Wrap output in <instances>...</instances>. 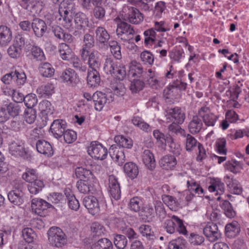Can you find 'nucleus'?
Wrapping results in <instances>:
<instances>
[{
  "label": "nucleus",
  "instance_id": "nucleus-54",
  "mask_svg": "<svg viewBox=\"0 0 249 249\" xmlns=\"http://www.w3.org/2000/svg\"><path fill=\"white\" fill-rule=\"evenodd\" d=\"M142 202L139 197H133L131 198L128 204V208L130 211L134 212H138L140 211Z\"/></svg>",
  "mask_w": 249,
  "mask_h": 249
},
{
  "label": "nucleus",
  "instance_id": "nucleus-41",
  "mask_svg": "<svg viewBox=\"0 0 249 249\" xmlns=\"http://www.w3.org/2000/svg\"><path fill=\"white\" fill-rule=\"evenodd\" d=\"M3 105L9 114V117L10 116L14 117L17 116L21 111L20 106L17 103L5 101L3 103Z\"/></svg>",
  "mask_w": 249,
  "mask_h": 249
},
{
  "label": "nucleus",
  "instance_id": "nucleus-40",
  "mask_svg": "<svg viewBox=\"0 0 249 249\" xmlns=\"http://www.w3.org/2000/svg\"><path fill=\"white\" fill-rule=\"evenodd\" d=\"M208 189L211 192H216L215 195H221L225 192L224 184L219 179L216 178L212 181Z\"/></svg>",
  "mask_w": 249,
  "mask_h": 249
},
{
  "label": "nucleus",
  "instance_id": "nucleus-53",
  "mask_svg": "<svg viewBox=\"0 0 249 249\" xmlns=\"http://www.w3.org/2000/svg\"><path fill=\"white\" fill-rule=\"evenodd\" d=\"M187 187L188 190L191 194L200 195L204 193L203 189L200 187V185L194 180H188L187 181Z\"/></svg>",
  "mask_w": 249,
  "mask_h": 249
},
{
  "label": "nucleus",
  "instance_id": "nucleus-37",
  "mask_svg": "<svg viewBox=\"0 0 249 249\" xmlns=\"http://www.w3.org/2000/svg\"><path fill=\"white\" fill-rule=\"evenodd\" d=\"M161 166L165 170L172 169L177 164L174 156L167 155L163 157L160 161Z\"/></svg>",
  "mask_w": 249,
  "mask_h": 249
},
{
  "label": "nucleus",
  "instance_id": "nucleus-33",
  "mask_svg": "<svg viewBox=\"0 0 249 249\" xmlns=\"http://www.w3.org/2000/svg\"><path fill=\"white\" fill-rule=\"evenodd\" d=\"M225 234L229 238H233L240 232V228L238 222H232L226 225L225 228Z\"/></svg>",
  "mask_w": 249,
  "mask_h": 249
},
{
  "label": "nucleus",
  "instance_id": "nucleus-55",
  "mask_svg": "<svg viewBox=\"0 0 249 249\" xmlns=\"http://www.w3.org/2000/svg\"><path fill=\"white\" fill-rule=\"evenodd\" d=\"M114 244L118 249H124L127 244L126 236L122 234H116L114 237Z\"/></svg>",
  "mask_w": 249,
  "mask_h": 249
},
{
  "label": "nucleus",
  "instance_id": "nucleus-32",
  "mask_svg": "<svg viewBox=\"0 0 249 249\" xmlns=\"http://www.w3.org/2000/svg\"><path fill=\"white\" fill-rule=\"evenodd\" d=\"M74 21L75 27L78 30H81L83 28L88 26L89 19L86 14L82 12L76 13L74 17Z\"/></svg>",
  "mask_w": 249,
  "mask_h": 249
},
{
  "label": "nucleus",
  "instance_id": "nucleus-63",
  "mask_svg": "<svg viewBox=\"0 0 249 249\" xmlns=\"http://www.w3.org/2000/svg\"><path fill=\"white\" fill-rule=\"evenodd\" d=\"M22 234L25 243H32L36 236V234L31 228H26L22 230Z\"/></svg>",
  "mask_w": 249,
  "mask_h": 249
},
{
  "label": "nucleus",
  "instance_id": "nucleus-45",
  "mask_svg": "<svg viewBox=\"0 0 249 249\" xmlns=\"http://www.w3.org/2000/svg\"><path fill=\"white\" fill-rule=\"evenodd\" d=\"M179 218L173 215L165 220L163 224V228L167 233L172 234L175 232L174 222H179Z\"/></svg>",
  "mask_w": 249,
  "mask_h": 249
},
{
  "label": "nucleus",
  "instance_id": "nucleus-18",
  "mask_svg": "<svg viewBox=\"0 0 249 249\" xmlns=\"http://www.w3.org/2000/svg\"><path fill=\"white\" fill-rule=\"evenodd\" d=\"M128 12L126 14V18L130 23L137 24L140 23L143 20L142 13L135 7L127 6Z\"/></svg>",
  "mask_w": 249,
  "mask_h": 249
},
{
  "label": "nucleus",
  "instance_id": "nucleus-29",
  "mask_svg": "<svg viewBox=\"0 0 249 249\" xmlns=\"http://www.w3.org/2000/svg\"><path fill=\"white\" fill-rule=\"evenodd\" d=\"M88 84L91 87L98 86L101 81L100 76L97 69H89L87 77Z\"/></svg>",
  "mask_w": 249,
  "mask_h": 249
},
{
  "label": "nucleus",
  "instance_id": "nucleus-48",
  "mask_svg": "<svg viewBox=\"0 0 249 249\" xmlns=\"http://www.w3.org/2000/svg\"><path fill=\"white\" fill-rule=\"evenodd\" d=\"M221 208L224 211L225 215L228 218H232L236 215V212L234 210L231 203L229 201H223Z\"/></svg>",
  "mask_w": 249,
  "mask_h": 249
},
{
  "label": "nucleus",
  "instance_id": "nucleus-38",
  "mask_svg": "<svg viewBox=\"0 0 249 249\" xmlns=\"http://www.w3.org/2000/svg\"><path fill=\"white\" fill-rule=\"evenodd\" d=\"M38 70L41 75L47 78L52 77L54 75L55 71L52 65L48 62L40 64Z\"/></svg>",
  "mask_w": 249,
  "mask_h": 249
},
{
  "label": "nucleus",
  "instance_id": "nucleus-21",
  "mask_svg": "<svg viewBox=\"0 0 249 249\" xmlns=\"http://www.w3.org/2000/svg\"><path fill=\"white\" fill-rule=\"evenodd\" d=\"M37 151L47 157H51L53 154V150L51 144L44 140H39L36 142Z\"/></svg>",
  "mask_w": 249,
  "mask_h": 249
},
{
  "label": "nucleus",
  "instance_id": "nucleus-10",
  "mask_svg": "<svg viewBox=\"0 0 249 249\" xmlns=\"http://www.w3.org/2000/svg\"><path fill=\"white\" fill-rule=\"evenodd\" d=\"M82 203L92 215H94L100 211L99 201L94 196L85 197L83 199Z\"/></svg>",
  "mask_w": 249,
  "mask_h": 249
},
{
  "label": "nucleus",
  "instance_id": "nucleus-3",
  "mask_svg": "<svg viewBox=\"0 0 249 249\" xmlns=\"http://www.w3.org/2000/svg\"><path fill=\"white\" fill-rule=\"evenodd\" d=\"M48 240L53 246L61 248L67 243V237L58 227H52L48 231Z\"/></svg>",
  "mask_w": 249,
  "mask_h": 249
},
{
  "label": "nucleus",
  "instance_id": "nucleus-6",
  "mask_svg": "<svg viewBox=\"0 0 249 249\" xmlns=\"http://www.w3.org/2000/svg\"><path fill=\"white\" fill-rule=\"evenodd\" d=\"M52 207L51 204L40 198H34L31 201L33 212L40 216H44L47 209Z\"/></svg>",
  "mask_w": 249,
  "mask_h": 249
},
{
  "label": "nucleus",
  "instance_id": "nucleus-58",
  "mask_svg": "<svg viewBox=\"0 0 249 249\" xmlns=\"http://www.w3.org/2000/svg\"><path fill=\"white\" fill-rule=\"evenodd\" d=\"M38 108L42 113H44L46 115L52 114L53 113V107L51 102L47 100H43L39 104Z\"/></svg>",
  "mask_w": 249,
  "mask_h": 249
},
{
  "label": "nucleus",
  "instance_id": "nucleus-49",
  "mask_svg": "<svg viewBox=\"0 0 249 249\" xmlns=\"http://www.w3.org/2000/svg\"><path fill=\"white\" fill-rule=\"evenodd\" d=\"M116 68H117V62L114 61L111 58H107L104 66L105 72L107 74L113 75Z\"/></svg>",
  "mask_w": 249,
  "mask_h": 249
},
{
  "label": "nucleus",
  "instance_id": "nucleus-56",
  "mask_svg": "<svg viewBox=\"0 0 249 249\" xmlns=\"http://www.w3.org/2000/svg\"><path fill=\"white\" fill-rule=\"evenodd\" d=\"M22 178L26 181L29 183L37 180V174L36 170L27 168L25 172L23 174Z\"/></svg>",
  "mask_w": 249,
  "mask_h": 249
},
{
  "label": "nucleus",
  "instance_id": "nucleus-52",
  "mask_svg": "<svg viewBox=\"0 0 249 249\" xmlns=\"http://www.w3.org/2000/svg\"><path fill=\"white\" fill-rule=\"evenodd\" d=\"M145 85V82L142 79H134L131 82L129 89L132 93H137L142 90Z\"/></svg>",
  "mask_w": 249,
  "mask_h": 249
},
{
  "label": "nucleus",
  "instance_id": "nucleus-9",
  "mask_svg": "<svg viewBox=\"0 0 249 249\" xmlns=\"http://www.w3.org/2000/svg\"><path fill=\"white\" fill-rule=\"evenodd\" d=\"M109 192L111 198L115 200L121 198V191L120 184L117 178L114 175H110L108 177Z\"/></svg>",
  "mask_w": 249,
  "mask_h": 249
},
{
  "label": "nucleus",
  "instance_id": "nucleus-17",
  "mask_svg": "<svg viewBox=\"0 0 249 249\" xmlns=\"http://www.w3.org/2000/svg\"><path fill=\"white\" fill-rule=\"evenodd\" d=\"M32 29L35 36L38 38L43 36L47 30V26L45 22L38 18H35L32 23Z\"/></svg>",
  "mask_w": 249,
  "mask_h": 249
},
{
  "label": "nucleus",
  "instance_id": "nucleus-25",
  "mask_svg": "<svg viewBox=\"0 0 249 249\" xmlns=\"http://www.w3.org/2000/svg\"><path fill=\"white\" fill-rule=\"evenodd\" d=\"M96 40L99 44L107 45L110 39V35L103 27H98L95 30Z\"/></svg>",
  "mask_w": 249,
  "mask_h": 249
},
{
  "label": "nucleus",
  "instance_id": "nucleus-34",
  "mask_svg": "<svg viewBox=\"0 0 249 249\" xmlns=\"http://www.w3.org/2000/svg\"><path fill=\"white\" fill-rule=\"evenodd\" d=\"M227 186L231 190L232 193L235 195H241L243 191L242 187L240 183L235 179L230 178L229 176L225 177Z\"/></svg>",
  "mask_w": 249,
  "mask_h": 249
},
{
  "label": "nucleus",
  "instance_id": "nucleus-4",
  "mask_svg": "<svg viewBox=\"0 0 249 249\" xmlns=\"http://www.w3.org/2000/svg\"><path fill=\"white\" fill-rule=\"evenodd\" d=\"M24 188V183L21 181H18L14 184L13 189L7 194L8 198L11 203L17 206L23 204Z\"/></svg>",
  "mask_w": 249,
  "mask_h": 249
},
{
  "label": "nucleus",
  "instance_id": "nucleus-46",
  "mask_svg": "<svg viewBox=\"0 0 249 249\" xmlns=\"http://www.w3.org/2000/svg\"><path fill=\"white\" fill-rule=\"evenodd\" d=\"M112 242L107 238H102L92 245L91 249H113Z\"/></svg>",
  "mask_w": 249,
  "mask_h": 249
},
{
  "label": "nucleus",
  "instance_id": "nucleus-36",
  "mask_svg": "<svg viewBox=\"0 0 249 249\" xmlns=\"http://www.w3.org/2000/svg\"><path fill=\"white\" fill-rule=\"evenodd\" d=\"M202 125L201 120L197 116H194L189 123L188 129L191 133L195 134L201 130Z\"/></svg>",
  "mask_w": 249,
  "mask_h": 249
},
{
  "label": "nucleus",
  "instance_id": "nucleus-61",
  "mask_svg": "<svg viewBox=\"0 0 249 249\" xmlns=\"http://www.w3.org/2000/svg\"><path fill=\"white\" fill-rule=\"evenodd\" d=\"M110 51L113 55L117 59H120L122 58L121 52V46L116 41H111L109 43Z\"/></svg>",
  "mask_w": 249,
  "mask_h": 249
},
{
  "label": "nucleus",
  "instance_id": "nucleus-28",
  "mask_svg": "<svg viewBox=\"0 0 249 249\" xmlns=\"http://www.w3.org/2000/svg\"><path fill=\"white\" fill-rule=\"evenodd\" d=\"M142 160L145 166L150 170L156 167V161L153 153L149 150L143 151L142 155Z\"/></svg>",
  "mask_w": 249,
  "mask_h": 249
},
{
  "label": "nucleus",
  "instance_id": "nucleus-14",
  "mask_svg": "<svg viewBox=\"0 0 249 249\" xmlns=\"http://www.w3.org/2000/svg\"><path fill=\"white\" fill-rule=\"evenodd\" d=\"M67 128V123L63 120H55L52 123L50 130L56 138L61 137Z\"/></svg>",
  "mask_w": 249,
  "mask_h": 249
},
{
  "label": "nucleus",
  "instance_id": "nucleus-16",
  "mask_svg": "<svg viewBox=\"0 0 249 249\" xmlns=\"http://www.w3.org/2000/svg\"><path fill=\"white\" fill-rule=\"evenodd\" d=\"M10 153L16 157L27 158V152L22 142H13L9 146Z\"/></svg>",
  "mask_w": 249,
  "mask_h": 249
},
{
  "label": "nucleus",
  "instance_id": "nucleus-5",
  "mask_svg": "<svg viewBox=\"0 0 249 249\" xmlns=\"http://www.w3.org/2000/svg\"><path fill=\"white\" fill-rule=\"evenodd\" d=\"M97 183L89 179H81L76 182V188L78 191L83 194L91 193L93 195L98 194L102 196L100 190H97L96 188Z\"/></svg>",
  "mask_w": 249,
  "mask_h": 249
},
{
  "label": "nucleus",
  "instance_id": "nucleus-8",
  "mask_svg": "<svg viewBox=\"0 0 249 249\" xmlns=\"http://www.w3.org/2000/svg\"><path fill=\"white\" fill-rule=\"evenodd\" d=\"M203 234L208 240L214 242L221 237V233L216 224L213 222H208L203 228Z\"/></svg>",
  "mask_w": 249,
  "mask_h": 249
},
{
  "label": "nucleus",
  "instance_id": "nucleus-2",
  "mask_svg": "<svg viewBox=\"0 0 249 249\" xmlns=\"http://www.w3.org/2000/svg\"><path fill=\"white\" fill-rule=\"evenodd\" d=\"M71 0H63L59 4L58 12L61 24L67 29L72 28V14L75 10L74 3Z\"/></svg>",
  "mask_w": 249,
  "mask_h": 249
},
{
  "label": "nucleus",
  "instance_id": "nucleus-22",
  "mask_svg": "<svg viewBox=\"0 0 249 249\" xmlns=\"http://www.w3.org/2000/svg\"><path fill=\"white\" fill-rule=\"evenodd\" d=\"M14 84L20 87L24 85L27 80L26 75L24 71L19 67H15L12 69Z\"/></svg>",
  "mask_w": 249,
  "mask_h": 249
},
{
  "label": "nucleus",
  "instance_id": "nucleus-19",
  "mask_svg": "<svg viewBox=\"0 0 249 249\" xmlns=\"http://www.w3.org/2000/svg\"><path fill=\"white\" fill-rule=\"evenodd\" d=\"M166 112L167 115L170 116L174 122L178 124H182L185 119V114L180 107H168Z\"/></svg>",
  "mask_w": 249,
  "mask_h": 249
},
{
  "label": "nucleus",
  "instance_id": "nucleus-47",
  "mask_svg": "<svg viewBox=\"0 0 249 249\" xmlns=\"http://www.w3.org/2000/svg\"><path fill=\"white\" fill-rule=\"evenodd\" d=\"M44 187V182L41 180L37 179L29 183L28 189L30 194L36 195L41 191Z\"/></svg>",
  "mask_w": 249,
  "mask_h": 249
},
{
  "label": "nucleus",
  "instance_id": "nucleus-51",
  "mask_svg": "<svg viewBox=\"0 0 249 249\" xmlns=\"http://www.w3.org/2000/svg\"><path fill=\"white\" fill-rule=\"evenodd\" d=\"M153 136L157 140L158 146L162 148L166 146V143L168 142L170 138L166 137L164 134L159 130H155L153 131Z\"/></svg>",
  "mask_w": 249,
  "mask_h": 249
},
{
  "label": "nucleus",
  "instance_id": "nucleus-11",
  "mask_svg": "<svg viewBox=\"0 0 249 249\" xmlns=\"http://www.w3.org/2000/svg\"><path fill=\"white\" fill-rule=\"evenodd\" d=\"M134 31L131 26L125 22H121L118 24L116 34L119 38L124 41L129 39V35H133Z\"/></svg>",
  "mask_w": 249,
  "mask_h": 249
},
{
  "label": "nucleus",
  "instance_id": "nucleus-12",
  "mask_svg": "<svg viewBox=\"0 0 249 249\" xmlns=\"http://www.w3.org/2000/svg\"><path fill=\"white\" fill-rule=\"evenodd\" d=\"M64 83L70 86H75L79 82L77 74L72 69H67L64 71L60 76Z\"/></svg>",
  "mask_w": 249,
  "mask_h": 249
},
{
  "label": "nucleus",
  "instance_id": "nucleus-50",
  "mask_svg": "<svg viewBox=\"0 0 249 249\" xmlns=\"http://www.w3.org/2000/svg\"><path fill=\"white\" fill-rule=\"evenodd\" d=\"M144 43L146 45H153L156 41V32L153 29L147 30L143 33Z\"/></svg>",
  "mask_w": 249,
  "mask_h": 249
},
{
  "label": "nucleus",
  "instance_id": "nucleus-59",
  "mask_svg": "<svg viewBox=\"0 0 249 249\" xmlns=\"http://www.w3.org/2000/svg\"><path fill=\"white\" fill-rule=\"evenodd\" d=\"M31 53L33 58L37 61H43L45 56L43 50L37 46H33L31 49Z\"/></svg>",
  "mask_w": 249,
  "mask_h": 249
},
{
  "label": "nucleus",
  "instance_id": "nucleus-31",
  "mask_svg": "<svg viewBox=\"0 0 249 249\" xmlns=\"http://www.w3.org/2000/svg\"><path fill=\"white\" fill-rule=\"evenodd\" d=\"M124 170L126 175L131 179L136 178L139 174V168L136 164L128 162L124 165Z\"/></svg>",
  "mask_w": 249,
  "mask_h": 249
},
{
  "label": "nucleus",
  "instance_id": "nucleus-64",
  "mask_svg": "<svg viewBox=\"0 0 249 249\" xmlns=\"http://www.w3.org/2000/svg\"><path fill=\"white\" fill-rule=\"evenodd\" d=\"M185 240L183 237H178L171 241L168 246V249H184Z\"/></svg>",
  "mask_w": 249,
  "mask_h": 249
},
{
  "label": "nucleus",
  "instance_id": "nucleus-1",
  "mask_svg": "<svg viewBox=\"0 0 249 249\" xmlns=\"http://www.w3.org/2000/svg\"><path fill=\"white\" fill-rule=\"evenodd\" d=\"M114 141L117 145H112L108 150V153L111 159L121 166L125 160L124 151L121 148H131L133 142L131 139L126 138L122 135L115 136Z\"/></svg>",
  "mask_w": 249,
  "mask_h": 249
},
{
  "label": "nucleus",
  "instance_id": "nucleus-43",
  "mask_svg": "<svg viewBox=\"0 0 249 249\" xmlns=\"http://www.w3.org/2000/svg\"><path fill=\"white\" fill-rule=\"evenodd\" d=\"M155 210L151 204H148L142 208V216L145 222H150L154 217Z\"/></svg>",
  "mask_w": 249,
  "mask_h": 249
},
{
  "label": "nucleus",
  "instance_id": "nucleus-15",
  "mask_svg": "<svg viewBox=\"0 0 249 249\" xmlns=\"http://www.w3.org/2000/svg\"><path fill=\"white\" fill-rule=\"evenodd\" d=\"M86 58L81 57L84 61L88 60V64L90 69H97L101 65V60L99 58L98 52L93 50L91 52L88 51Z\"/></svg>",
  "mask_w": 249,
  "mask_h": 249
},
{
  "label": "nucleus",
  "instance_id": "nucleus-60",
  "mask_svg": "<svg viewBox=\"0 0 249 249\" xmlns=\"http://www.w3.org/2000/svg\"><path fill=\"white\" fill-rule=\"evenodd\" d=\"M90 229L93 237H99L104 235L105 232L104 226L98 222L93 223Z\"/></svg>",
  "mask_w": 249,
  "mask_h": 249
},
{
  "label": "nucleus",
  "instance_id": "nucleus-20",
  "mask_svg": "<svg viewBox=\"0 0 249 249\" xmlns=\"http://www.w3.org/2000/svg\"><path fill=\"white\" fill-rule=\"evenodd\" d=\"M148 70L143 71L142 65L136 61H132L129 67V75L133 77L143 79L147 75Z\"/></svg>",
  "mask_w": 249,
  "mask_h": 249
},
{
  "label": "nucleus",
  "instance_id": "nucleus-27",
  "mask_svg": "<svg viewBox=\"0 0 249 249\" xmlns=\"http://www.w3.org/2000/svg\"><path fill=\"white\" fill-rule=\"evenodd\" d=\"M51 30L57 39L70 42L72 41V36L69 34L65 33L63 29L59 26L57 25H53Z\"/></svg>",
  "mask_w": 249,
  "mask_h": 249
},
{
  "label": "nucleus",
  "instance_id": "nucleus-35",
  "mask_svg": "<svg viewBox=\"0 0 249 249\" xmlns=\"http://www.w3.org/2000/svg\"><path fill=\"white\" fill-rule=\"evenodd\" d=\"M54 85L52 83H48L46 84L39 86L36 89L37 93L41 97H46L52 95L54 93Z\"/></svg>",
  "mask_w": 249,
  "mask_h": 249
},
{
  "label": "nucleus",
  "instance_id": "nucleus-13",
  "mask_svg": "<svg viewBox=\"0 0 249 249\" xmlns=\"http://www.w3.org/2000/svg\"><path fill=\"white\" fill-rule=\"evenodd\" d=\"M145 85H148L151 88L158 89L162 87V83L158 79L157 73L150 69L148 70L147 75L143 79Z\"/></svg>",
  "mask_w": 249,
  "mask_h": 249
},
{
  "label": "nucleus",
  "instance_id": "nucleus-42",
  "mask_svg": "<svg viewBox=\"0 0 249 249\" xmlns=\"http://www.w3.org/2000/svg\"><path fill=\"white\" fill-rule=\"evenodd\" d=\"M182 136L186 138L185 139V148L187 151L191 152L193 151L200 143L192 135L189 134H186Z\"/></svg>",
  "mask_w": 249,
  "mask_h": 249
},
{
  "label": "nucleus",
  "instance_id": "nucleus-23",
  "mask_svg": "<svg viewBox=\"0 0 249 249\" xmlns=\"http://www.w3.org/2000/svg\"><path fill=\"white\" fill-rule=\"evenodd\" d=\"M83 45L82 49L80 50V54L81 57L86 58L88 51L93 47L95 45V40L93 36L89 34H86L83 38Z\"/></svg>",
  "mask_w": 249,
  "mask_h": 249
},
{
  "label": "nucleus",
  "instance_id": "nucleus-30",
  "mask_svg": "<svg viewBox=\"0 0 249 249\" xmlns=\"http://www.w3.org/2000/svg\"><path fill=\"white\" fill-rule=\"evenodd\" d=\"M59 56L62 59L69 61L72 58V51L71 47L66 43H62L58 46Z\"/></svg>",
  "mask_w": 249,
  "mask_h": 249
},
{
  "label": "nucleus",
  "instance_id": "nucleus-62",
  "mask_svg": "<svg viewBox=\"0 0 249 249\" xmlns=\"http://www.w3.org/2000/svg\"><path fill=\"white\" fill-rule=\"evenodd\" d=\"M24 103L28 109H33L37 103V99L36 94L30 93L27 95L24 100Z\"/></svg>",
  "mask_w": 249,
  "mask_h": 249
},
{
  "label": "nucleus",
  "instance_id": "nucleus-39",
  "mask_svg": "<svg viewBox=\"0 0 249 249\" xmlns=\"http://www.w3.org/2000/svg\"><path fill=\"white\" fill-rule=\"evenodd\" d=\"M28 36L27 34H18L15 36L13 44L22 50L24 47L29 49L30 48V43L27 38Z\"/></svg>",
  "mask_w": 249,
  "mask_h": 249
},
{
  "label": "nucleus",
  "instance_id": "nucleus-7",
  "mask_svg": "<svg viewBox=\"0 0 249 249\" xmlns=\"http://www.w3.org/2000/svg\"><path fill=\"white\" fill-rule=\"evenodd\" d=\"M88 152L93 158L103 160L105 159L107 155V149L101 144L92 142L88 147Z\"/></svg>",
  "mask_w": 249,
  "mask_h": 249
},
{
  "label": "nucleus",
  "instance_id": "nucleus-44",
  "mask_svg": "<svg viewBox=\"0 0 249 249\" xmlns=\"http://www.w3.org/2000/svg\"><path fill=\"white\" fill-rule=\"evenodd\" d=\"M25 8L31 13L35 16L40 13L42 9V2L38 0H32L30 3H29L25 7Z\"/></svg>",
  "mask_w": 249,
  "mask_h": 249
},
{
  "label": "nucleus",
  "instance_id": "nucleus-24",
  "mask_svg": "<svg viewBox=\"0 0 249 249\" xmlns=\"http://www.w3.org/2000/svg\"><path fill=\"white\" fill-rule=\"evenodd\" d=\"M107 95L101 92L96 91L92 95V100L94 103V108L97 111L102 110L107 101Z\"/></svg>",
  "mask_w": 249,
  "mask_h": 249
},
{
  "label": "nucleus",
  "instance_id": "nucleus-26",
  "mask_svg": "<svg viewBox=\"0 0 249 249\" xmlns=\"http://www.w3.org/2000/svg\"><path fill=\"white\" fill-rule=\"evenodd\" d=\"M12 33L10 28L1 25L0 26V45L5 46L11 41Z\"/></svg>",
  "mask_w": 249,
  "mask_h": 249
},
{
  "label": "nucleus",
  "instance_id": "nucleus-57",
  "mask_svg": "<svg viewBox=\"0 0 249 249\" xmlns=\"http://www.w3.org/2000/svg\"><path fill=\"white\" fill-rule=\"evenodd\" d=\"M75 174L76 178L80 179H89L90 177L92 176V173L90 170L82 167H77L75 169Z\"/></svg>",
  "mask_w": 249,
  "mask_h": 249
}]
</instances>
